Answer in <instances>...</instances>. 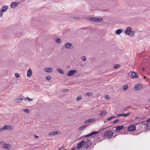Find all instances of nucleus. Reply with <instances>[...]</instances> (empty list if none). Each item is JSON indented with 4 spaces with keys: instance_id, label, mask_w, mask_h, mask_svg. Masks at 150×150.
<instances>
[{
    "instance_id": "33",
    "label": "nucleus",
    "mask_w": 150,
    "mask_h": 150,
    "mask_svg": "<svg viewBox=\"0 0 150 150\" xmlns=\"http://www.w3.org/2000/svg\"><path fill=\"white\" fill-rule=\"evenodd\" d=\"M110 98V96L108 95H107L105 97V99L108 100Z\"/></svg>"
},
{
    "instance_id": "5",
    "label": "nucleus",
    "mask_w": 150,
    "mask_h": 150,
    "mask_svg": "<svg viewBox=\"0 0 150 150\" xmlns=\"http://www.w3.org/2000/svg\"><path fill=\"white\" fill-rule=\"evenodd\" d=\"M131 114L130 112H129L126 114L122 113L120 114H117L115 117V118H118L120 117L123 116L124 117H127L129 115Z\"/></svg>"
},
{
    "instance_id": "40",
    "label": "nucleus",
    "mask_w": 150,
    "mask_h": 150,
    "mask_svg": "<svg viewBox=\"0 0 150 150\" xmlns=\"http://www.w3.org/2000/svg\"><path fill=\"white\" fill-rule=\"evenodd\" d=\"M5 130L4 128V126L2 128H0V131H2Z\"/></svg>"
},
{
    "instance_id": "44",
    "label": "nucleus",
    "mask_w": 150,
    "mask_h": 150,
    "mask_svg": "<svg viewBox=\"0 0 150 150\" xmlns=\"http://www.w3.org/2000/svg\"><path fill=\"white\" fill-rule=\"evenodd\" d=\"M34 137L35 138H38V136H37V135H34Z\"/></svg>"
},
{
    "instance_id": "42",
    "label": "nucleus",
    "mask_w": 150,
    "mask_h": 150,
    "mask_svg": "<svg viewBox=\"0 0 150 150\" xmlns=\"http://www.w3.org/2000/svg\"><path fill=\"white\" fill-rule=\"evenodd\" d=\"M22 99H20V100H19L18 101L16 102V103H20L21 102V101L22 100Z\"/></svg>"
},
{
    "instance_id": "43",
    "label": "nucleus",
    "mask_w": 150,
    "mask_h": 150,
    "mask_svg": "<svg viewBox=\"0 0 150 150\" xmlns=\"http://www.w3.org/2000/svg\"><path fill=\"white\" fill-rule=\"evenodd\" d=\"M146 121L147 122H150V118L148 119Z\"/></svg>"
},
{
    "instance_id": "21",
    "label": "nucleus",
    "mask_w": 150,
    "mask_h": 150,
    "mask_svg": "<svg viewBox=\"0 0 150 150\" xmlns=\"http://www.w3.org/2000/svg\"><path fill=\"white\" fill-rule=\"evenodd\" d=\"M123 127L124 126L123 125L119 126L116 127V129L117 130H120L122 129L123 128Z\"/></svg>"
},
{
    "instance_id": "20",
    "label": "nucleus",
    "mask_w": 150,
    "mask_h": 150,
    "mask_svg": "<svg viewBox=\"0 0 150 150\" xmlns=\"http://www.w3.org/2000/svg\"><path fill=\"white\" fill-rule=\"evenodd\" d=\"M122 31V30L121 29H118L116 31V34L117 35H119L121 33Z\"/></svg>"
},
{
    "instance_id": "11",
    "label": "nucleus",
    "mask_w": 150,
    "mask_h": 150,
    "mask_svg": "<svg viewBox=\"0 0 150 150\" xmlns=\"http://www.w3.org/2000/svg\"><path fill=\"white\" fill-rule=\"evenodd\" d=\"M8 9V6H7L5 5L3 6L1 9L0 11H1L2 12H6Z\"/></svg>"
},
{
    "instance_id": "1",
    "label": "nucleus",
    "mask_w": 150,
    "mask_h": 150,
    "mask_svg": "<svg viewBox=\"0 0 150 150\" xmlns=\"http://www.w3.org/2000/svg\"><path fill=\"white\" fill-rule=\"evenodd\" d=\"M91 139L88 138L85 139L84 141L83 144V147L87 149L90 148L91 146L92 143L90 141Z\"/></svg>"
},
{
    "instance_id": "25",
    "label": "nucleus",
    "mask_w": 150,
    "mask_h": 150,
    "mask_svg": "<svg viewBox=\"0 0 150 150\" xmlns=\"http://www.w3.org/2000/svg\"><path fill=\"white\" fill-rule=\"evenodd\" d=\"M61 40L59 38H57L56 40L55 41V42L56 43H60L61 42Z\"/></svg>"
},
{
    "instance_id": "19",
    "label": "nucleus",
    "mask_w": 150,
    "mask_h": 150,
    "mask_svg": "<svg viewBox=\"0 0 150 150\" xmlns=\"http://www.w3.org/2000/svg\"><path fill=\"white\" fill-rule=\"evenodd\" d=\"M72 46V44L69 42H67L65 44V47L67 49H69Z\"/></svg>"
},
{
    "instance_id": "46",
    "label": "nucleus",
    "mask_w": 150,
    "mask_h": 150,
    "mask_svg": "<svg viewBox=\"0 0 150 150\" xmlns=\"http://www.w3.org/2000/svg\"><path fill=\"white\" fill-rule=\"evenodd\" d=\"M67 91V89H64L63 91L64 92H65L66 91Z\"/></svg>"
},
{
    "instance_id": "6",
    "label": "nucleus",
    "mask_w": 150,
    "mask_h": 150,
    "mask_svg": "<svg viewBox=\"0 0 150 150\" xmlns=\"http://www.w3.org/2000/svg\"><path fill=\"white\" fill-rule=\"evenodd\" d=\"M129 74L131 76V78L133 79L136 78L138 77L137 74L134 71L129 72Z\"/></svg>"
},
{
    "instance_id": "36",
    "label": "nucleus",
    "mask_w": 150,
    "mask_h": 150,
    "mask_svg": "<svg viewBox=\"0 0 150 150\" xmlns=\"http://www.w3.org/2000/svg\"><path fill=\"white\" fill-rule=\"evenodd\" d=\"M15 76L16 78H18L20 76L19 74L18 73H15Z\"/></svg>"
},
{
    "instance_id": "18",
    "label": "nucleus",
    "mask_w": 150,
    "mask_h": 150,
    "mask_svg": "<svg viewBox=\"0 0 150 150\" xmlns=\"http://www.w3.org/2000/svg\"><path fill=\"white\" fill-rule=\"evenodd\" d=\"M11 147V146L10 144H4V145L3 148L4 149H9Z\"/></svg>"
},
{
    "instance_id": "45",
    "label": "nucleus",
    "mask_w": 150,
    "mask_h": 150,
    "mask_svg": "<svg viewBox=\"0 0 150 150\" xmlns=\"http://www.w3.org/2000/svg\"><path fill=\"white\" fill-rule=\"evenodd\" d=\"M64 149V147H63L62 146L59 149L60 150L61 149Z\"/></svg>"
},
{
    "instance_id": "3",
    "label": "nucleus",
    "mask_w": 150,
    "mask_h": 150,
    "mask_svg": "<svg viewBox=\"0 0 150 150\" xmlns=\"http://www.w3.org/2000/svg\"><path fill=\"white\" fill-rule=\"evenodd\" d=\"M114 134V132L111 130H108L105 132L104 134L105 137H107L108 138L111 137Z\"/></svg>"
},
{
    "instance_id": "24",
    "label": "nucleus",
    "mask_w": 150,
    "mask_h": 150,
    "mask_svg": "<svg viewBox=\"0 0 150 150\" xmlns=\"http://www.w3.org/2000/svg\"><path fill=\"white\" fill-rule=\"evenodd\" d=\"M11 126H10L8 125H5L4 126V127L5 128V129H10V127Z\"/></svg>"
},
{
    "instance_id": "4",
    "label": "nucleus",
    "mask_w": 150,
    "mask_h": 150,
    "mask_svg": "<svg viewBox=\"0 0 150 150\" xmlns=\"http://www.w3.org/2000/svg\"><path fill=\"white\" fill-rule=\"evenodd\" d=\"M88 20L92 21L99 22L103 21V19L102 18H92L91 17H89L88 18Z\"/></svg>"
},
{
    "instance_id": "9",
    "label": "nucleus",
    "mask_w": 150,
    "mask_h": 150,
    "mask_svg": "<svg viewBox=\"0 0 150 150\" xmlns=\"http://www.w3.org/2000/svg\"><path fill=\"white\" fill-rule=\"evenodd\" d=\"M84 141L82 140L77 145V149H80L83 146Z\"/></svg>"
},
{
    "instance_id": "32",
    "label": "nucleus",
    "mask_w": 150,
    "mask_h": 150,
    "mask_svg": "<svg viewBox=\"0 0 150 150\" xmlns=\"http://www.w3.org/2000/svg\"><path fill=\"white\" fill-rule=\"evenodd\" d=\"M81 59L82 60L85 61L86 60V57L85 56H82L81 57Z\"/></svg>"
},
{
    "instance_id": "48",
    "label": "nucleus",
    "mask_w": 150,
    "mask_h": 150,
    "mask_svg": "<svg viewBox=\"0 0 150 150\" xmlns=\"http://www.w3.org/2000/svg\"><path fill=\"white\" fill-rule=\"evenodd\" d=\"M104 129V128H103V129H101V131H102V130H103Z\"/></svg>"
},
{
    "instance_id": "50",
    "label": "nucleus",
    "mask_w": 150,
    "mask_h": 150,
    "mask_svg": "<svg viewBox=\"0 0 150 150\" xmlns=\"http://www.w3.org/2000/svg\"><path fill=\"white\" fill-rule=\"evenodd\" d=\"M1 142L0 141V145L1 144Z\"/></svg>"
},
{
    "instance_id": "14",
    "label": "nucleus",
    "mask_w": 150,
    "mask_h": 150,
    "mask_svg": "<svg viewBox=\"0 0 150 150\" xmlns=\"http://www.w3.org/2000/svg\"><path fill=\"white\" fill-rule=\"evenodd\" d=\"M58 131H52L49 133V134H48V135L49 137H50L51 136L55 135L58 134Z\"/></svg>"
},
{
    "instance_id": "31",
    "label": "nucleus",
    "mask_w": 150,
    "mask_h": 150,
    "mask_svg": "<svg viewBox=\"0 0 150 150\" xmlns=\"http://www.w3.org/2000/svg\"><path fill=\"white\" fill-rule=\"evenodd\" d=\"M24 111L25 112L27 113H29V110L28 109H25L24 110Z\"/></svg>"
},
{
    "instance_id": "34",
    "label": "nucleus",
    "mask_w": 150,
    "mask_h": 150,
    "mask_svg": "<svg viewBox=\"0 0 150 150\" xmlns=\"http://www.w3.org/2000/svg\"><path fill=\"white\" fill-rule=\"evenodd\" d=\"M86 95L88 96H90L92 95V94L91 92H88L86 93Z\"/></svg>"
},
{
    "instance_id": "13",
    "label": "nucleus",
    "mask_w": 150,
    "mask_h": 150,
    "mask_svg": "<svg viewBox=\"0 0 150 150\" xmlns=\"http://www.w3.org/2000/svg\"><path fill=\"white\" fill-rule=\"evenodd\" d=\"M44 70L46 72L50 73L53 71V69L51 68L46 67L45 68Z\"/></svg>"
},
{
    "instance_id": "37",
    "label": "nucleus",
    "mask_w": 150,
    "mask_h": 150,
    "mask_svg": "<svg viewBox=\"0 0 150 150\" xmlns=\"http://www.w3.org/2000/svg\"><path fill=\"white\" fill-rule=\"evenodd\" d=\"M127 88V86L125 85L123 86V89L124 90H126Z\"/></svg>"
},
{
    "instance_id": "10",
    "label": "nucleus",
    "mask_w": 150,
    "mask_h": 150,
    "mask_svg": "<svg viewBox=\"0 0 150 150\" xmlns=\"http://www.w3.org/2000/svg\"><path fill=\"white\" fill-rule=\"evenodd\" d=\"M18 4V2H13L11 4L10 7L11 8H15Z\"/></svg>"
},
{
    "instance_id": "49",
    "label": "nucleus",
    "mask_w": 150,
    "mask_h": 150,
    "mask_svg": "<svg viewBox=\"0 0 150 150\" xmlns=\"http://www.w3.org/2000/svg\"><path fill=\"white\" fill-rule=\"evenodd\" d=\"M16 36H17V37H19V35H16Z\"/></svg>"
},
{
    "instance_id": "7",
    "label": "nucleus",
    "mask_w": 150,
    "mask_h": 150,
    "mask_svg": "<svg viewBox=\"0 0 150 150\" xmlns=\"http://www.w3.org/2000/svg\"><path fill=\"white\" fill-rule=\"evenodd\" d=\"M77 72V71L76 70H71L68 72L67 75L68 76H71L76 74Z\"/></svg>"
},
{
    "instance_id": "51",
    "label": "nucleus",
    "mask_w": 150,
    "mask_h": 150,
    "mask_svg": "<svg viewBox=\"0 0 150 150\" xmlns=\"http://www.w3.org/2000/svg\"><path fill=\"white\" fill-rule=\"evenodd\" d=\"M25 98V100H26V98Z\"/></svg>"
},
{
    "instance_id": "12",
    "label": "nucleus",
    "mask_w": 150,
    "mask_h": 150,
    "mask_svg": "<svg viewBox=\"0 0 150 150\" xmlns=\"http://www.w3.org/2000/svg\"><path fill=\"white\" fill-rule=\"evenodd\" d=\"M149 122H147V121H143L141 123H144L145 125V128L146 129H148L150 128V123H149Z\"/></svg>"
},
{
    "instance_id": "52",
    "label": "nucleus",
    "mask_w": 150,
    "mask_h": 150,
    "mask_svg": "<svg viewBox=\"0 0 150 150\" xmlns=\"http://www.w3.org/2000/svg\"><path fill=\"white\" fill-rule=\"evenodd\" d=\"M149 101H150V98Z\"/></svg>"
},
{
    "instance_id": "39",
    "label": "nucleus",
    "mask_w": 150,
    "mask_h": 150,
    "mask_svg": "<svg viewBox=\"0 0 150 150\" xmlns=\"http://www.w3.org/2000/svg\"><path fill=\"white\" fill-rule=\"evenodd\" d=\"M26 99L29 101H32L33 100V99H31V98H29V97H27L26 98Z\"/></svg>"
},
{
    "instance_id": "26",
    "label": "nucleus",
    "mask_w": 150,
    "mask_h": 150,
    "mask_svg": "<svg viewBox=\"0 0 150 150\" xmlns=\"http://www.w3.org/2000/svg\"><path fill=\"white\" fill-rule=\"evenodd\" d=\"M87 125H83L82 126H81L79 127V130H81L82 129H83V128H85L86 127Z\"/></svg>"
},
{
    "instance_id": "38",
    "label": "nucleus",
    "mask_w": 150,
    "mask_h": 150,
    "mask_svg": "<svg viewBox=\"0 0 150 150\" xmlns=\"http://www.w3.org/2000/svg\"><path fill=\"white\" fill-rule=\"evenodd\" d=\"M119 121V120L118 119H117L113 122V124H115L117 123V122H118Z\"/></svg>"
},
{
    "instance_id": "29",
    "label": "nucleus",
    "mask_w": 150,
    "mask_h": 150,
    "mask_svg": "<svg viewBox=\"0 0 150 150\" xmlns=\"http://www.w3.org/2000/svg\"><path fill=\"white\" fill-rule=\"evenodd\" d=\"M82 97L81 96H79L76 98V100L77 101L79 100H80L81 99Z\"/></svg>"
},
{
    "instance_id": "47",
    "label": "nucleus",
    "mask_w": 150,
    "mask_h": 150,
    "mask_svg": "<svg viewBox=\"0 0 150 150\" xmlns=\"http://www.w3.org/2000/svg\"><path fill=\"white\" fill-rule=\"evenodd\" d=\"M25 1V0H22V2H24V1Z\"/></svg>"
},
{
    "instance_id": "17",
    "label": "nucleus",
    "mask_w": 150,
    "mask_h": 150,
    "mask_svg": "<svg viewBox=\"0 0 150 150\" xmlns=\"http://www.w3.org/2000/svg\"><path fill=\"white\" fill-rule=\"evenodd\" d=\"M95 119L94 118H91L88 120H86L84 122V123L85 124H86L87 123L91 122H93V121L95 120Z\"/></svg>"
},
{
    "instance_id": "8",
    "label": "nucleus",
    "mask_w": 150,
    "mask_h": 150,
    "mask_svg": "<svg viewBox=\"0 0 150 150\" xmlns=\"http://www.w3.org/2000/svg\"><path fill=\"white\" fill-rule=\"evenodd\" d=\"M136 129V126L134 125H132L127 128V130L128 131L131 132L135 131Z\"/></svg>"
},
{
    "instance_id": "2",
    "label": "nucleus",
    "mask_w": 150,
    "mask_h": 150,
    "mask_svg": "<svg viewBox=\"0 0 150 150\" xmlns=\"http://www.w3.org/2000/svg\"><path fill=\"white\" fill-rule=\"evenodd\" d=\"M132 28L130 27H127L126 30V33L130 36H132L134 34V31H132Z\"/></svg>"
},
{
    "instance_id": "23",
    "label": "nucleus",
    "mask_w": 150,
    "mask_h": 150,
    "mask_svg": "<svg viewBox=\"0 0 150 150\" xmlns=\"http://www.w3.org/2000/svg\"><path fill=\"white\" fill-rule=\"evenodd\" d=\"M99 131H97V132H95V131H93L90 134V136H91L92 135H94L96 134H98V133H99Z\"/></svg>"
},
{
    "instance_id": "30",
    "label": "nucleus",
    "mask_w": 150,
    "mask_h": 150,
    "mask_svg": "<svg viewBox=\"0 0 150 150\" xmlns=\"http://www.w3.org/2000/svg\"><path fill=\"white\" fill-rule=\"evenodd\" d=\"M120 67L119 65L116 64L115 66L114 67V68L115 69H117L119 68Z\"/></svg>"
},
{
    "instance_id": "35",
    "label": "nucleus",
    "mask_w": 150,
    "mask_h": 150,
    "mask_svg": "<svg viewBox=\"0 0 150 150\" xmlns=\"http://www.w3.org/2000/svg\"><path fill=\"white\" fill-rule=\"evenodd\" d=\"M46 79L48 81L50 80L51 79L50 76H46Z\"/></svg>"
},
{
    "instance_id": "28",
    "label": "nucleus",
    "mask_w": 150,
    "mask_h": 150,
    "mask_svg": "<svg viewBox=\"0 0 150 150\" xmlns=\"http://www.w3.org/2000/svg\"><path fill=\"white\" fill-rule=\"evenodd\" d=\"M115 116H111V117H110L108 118L107 119V120L108 121H109L110 120H111L112 119H114V118H115Z\"/></svg>"
},
{
    "instance_id": "22",
    "label": "nucleus",
    "mask_w": 150,
    "mask_h": 150,
    "mask_svg": "<svg viewBox=\"0 0 150 150\" xmlns=\"http://www.w3.org/2000/svg\"><path fill=\"white\" fill-rule=\"evenodd\" d=\"M107 113V112L105 110H104L99 115V116H103L106 114Z\"/></svg>"
},
{
    "instance_id": "15",
    "label": "nucleus",
    "mask_w": 150,
    "mask_h": 150,
    "mask_svg": "<svg viewBox=\"0 0 150 150\" xmlns=\"http://www.w3.org/2000/svg\"><path fill=\"white\" fill-rule=\"evenodd\" d=\"M142 86L141 84L136 85L134 87V88L137 90H139L142 89Z\"/></svg>"
},
{
    "instance_id": "27",
    "label": "nucleus",
    "mask_w": 150,
    "mask_h": 150,
    "mask_svg": "<svg viewBox=\"0 0 150 150\" xmlns=\"http://www.w3.org/2000/svg\"><path fill=\"white\" fill-rule=\"evenodd\" d=\"M57 71L58 72L61 74H64V72L62 71V70L61 69H58Z\"/></svg>"
},
{
    "instance_id": "16",
    "label": "nucleus",
    "mask_w": 150,
    "mask_h": 150,
    "mask_svg": "<svg viewBox=\"0 0 150 150\" xmlns=\"http://www.w3.org/2000/svg\"><path fill=\"white\" fill-rule=\"evenodd\" d=\"M33 72L32 70L30 69H29L28 71L27 75V76L29 77H30L32 75Z\"/></svg>"
},
{
    "instance_id": "41",
    "label": "nucleus",
    "mask_w": 150,
    "mask_h": 150,
    "mask_svg": "<svg viewBox=\"0 0 150 150\" xmlns=\"http://www.w3.org/2000/svg\"><path fill=\"white\" fill-rule=\"evenodd\" d=\"M89 136H91L90 135V134H86L85 136V137H87Z\"/></svg>"
}]
</instances>
